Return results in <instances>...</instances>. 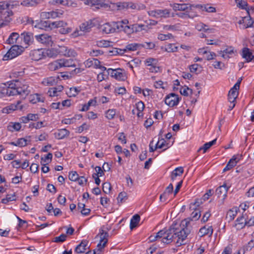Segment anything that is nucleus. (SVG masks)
I'll list each match as a JSON object with an SVG mask.
<instances>
[{"label":"nucleus","mask_w":254,"mask_h":254,"mask_svg":"<svg viewBox=\"0 0 254 254\" xmlns=\"http://www.w3.org/2000/svg\"><path fill=\"white\" fill-rule=\"evenodd\" d=\"M183 227L177 224H173L168 229H164L154 235L149 237L150 242L157 241L164 244H169L174 242L177 247L185 245L187 238L190 233V230L188 228L189 221L182 222Z\"/></svg>","instance_id":"1"},{"label":"nucleus","mask_w":254,"mask_h":254,"mask_svg":"<svg viewBox=\"0 0 254 254\" xmlns=\"http://www.w3.org/2000/svg\"><path fill=\"white\" fill-rule=\"evenodd\" d=\"M30 87L28 81L23 79L13 80L8 83V85L2 92H0V98L2 94L8 96L20 95L24 99L30 93Z\"/></svg>","instance_id":"2"},{"label":"nucleus","mask_w":254,"mask_h":254,"mask_svg":"<svg viewBox=\"0 0 254 254\" xmlns=\"http://www.w3.org/2000/svg\"><path fill=\"white\" fill-rule=\"evenodd\" d=\"M48 68L51 71H55L62 67H75V61L72 59H61L48 64Z\"/></svg>","instance_id":"3"},{"label":"nucleus","mask_w":254,"mask_h":254,"mask_svg":"<svg viewBox=\"0 0 254 254\" xmlns=\"http://www.w3.org/2000/svg\"><path fill=\"white\" fill-rule=\"evenodd\" d=\"M47 26L51 28H59V32L62 34H68L72 31V28L68 27L67 23L64 21L48 22Z\"/></svg>","instance_id":"4"},{"label":"nucleus","mask_w":254,"mask_h":254,"mask_svg":"<svg viewBox=\"0 0 254 254\" xmlns=\"http://www.w3.org/2000/svg\"><path fill=\"white\" fill-rule=\"evenodd\" d=\"M24 50L21 46L13 45L3 57V61L11 60L20 55Z\"/></svg>","instance_id":"5"},{"label":"nucleus","mask_w":254,"mask_h":254,"mask_svg":"<svg viewBox=\"0 0 254 254\" xmlns=\"http://www.w3.org/2000/svg\"><path fill=\"white\" fill-rule=\"evenodd\" d=\"M114 26L115 27V30L119 31H124L127 34H130L133 33L131 25H128V20L127 19L124 20L113 22Z\"/></svg>","instance_id":"6"},{"label":"nucleus","mask_w":254,"mask_h":254,"mask_svg":"<svg viewBox=\"0 0 254 254\" xmlns=\"http://www.w3.org/2000/svg\"><path fill=\"white\" fill-rule=\"evenodd\" d=\"M171 10L169 9H155L148 12V14L156 18H168L170 16Z\"/></svg>","instance_id":"7"},{"label":"nucleus","mask_w":254,"mask_h":254,"mask_svg":"<svg viewBox=\"0 0 254 254\" xmlns=\"http://www.w3.org/2000/svg\"><path fill=\"white\" fill-rule=\"evenodd\" d=\"M107 72L108 74H110L112 77L118 80H124L126 78L124 72L121 68L115 69L109 68L107 69Z\"/></svg>","instance_id":"8"},{"label":"nucleus","mask_w":254,"mask_h":254,"mask_svg":"<svg viewBox=\"0 0 254 254\" xmlns=\"http://www.w3.org/2000/svg\"><path fill=\"white\" fill-rule=\"evenodd\" d=\"M63 14V10L57 9L50 12H42L41 13V17L43 19L56 18L60 17Z\"/></svg>","instance_id":"9"},{"label":"nucleus","mask_w":254,"mask_h":254,"mask_svg":"<svg viewBox=\"0 0 254 254\" xmlns=\"http://www.w3.org/2000/svg\"><path fill=\"white\" fill-rule=\"evenodd\" d=\"M37 41L46 46H52L53 44L52 38L47 34H42L35 36Z\"/></svg>","instance_id":"10"},{"label":"nucleus","mask_w":254,"mask_h":254,"mask_svg":"<svg viewBox=\"0 0 254 254\" xmlns=\"http://www.w3.org/2000/svg\"><path fill=\"white\" fill-rule=\"evenodd\" d=\"M10 6V5L6 1H0V16L4 14L6 16L11 17L13 15V12L9 8Z\"/></svg>","instance_id":"11"},{"label":"nucleus","mask_w":254,"mask_h":254,"mask_svg":"<svg viewBox=\"0 0 254 254\" xmlns=\"http://www.w3.org/2000/svg\"><path fill=\"white\" fill-rule=\"evenodd\" d=\"M180 101V98L178 95L175 93H171L167 95L165 100V104L170 107H174L178 104Z\"/></svg>","instance_id":"12"},{"label":"nucleus","mask_w":254,"mask_h":254,"mask_svg":"<svg viewBox=\"0 0 254 254\" xmlns=\"http://www.w3.org/2000/svg\"><path fill=\"white\" fill-rule=\"evenodd\" d=\"M98 236L100 237V241L97 245V247L99 250H101L105 247L106 244L108 242V237L109 236V234L107 232H105L103 230L101 229L100 230V233L98 234Z\"/></svg>","instance_id":"13"},{"label":"nucleus","mask_w":254,"mask_h":254,"mask_svg":"<svg viewBox=\"0 0 254 254\" xmlns=\"http://www.w3.org/2000/svg\"><path fill=\"white\" fill-rule=\"evenodd\" d=\"M59 53L61 55L67 57H75L77 56L76 52L73 49L65 46L59 47Z\"/></svg>","instance_id":"14"},{"label":"nucleus","mask_w":254,"mask_h":254,"mask_svg":"<svg viewBox=\"0 0 254 254\" xmlns=\"http://www.w3.org/2000/svg\"><path fill=\"white\" fill-rule=\"evenodd\" d=\"M30 56L32 60L38 61L45 58V49H40L32 50L30 53Z\"/></svg>","instance_id":"15"},{"label":"nucleus","mask_w":254,"mask_h":254,"mask_svg":"<svg viewBox=\"0 0 254 254\" xmlns=\"http://www.w3.org/2000/svg\"><path fill=\"white\" fill-rule=\"evenodd\" d=\"M229 188V187H227L226 185L224 184L216 189L215 194L218 197H221L222 199L224 200L227 196Z\"/></svg>","instance_id":"16"},{"label":"nucleus","mask_w":254,"mask_h":254,"mask_svg":"<svg viewBox=\"0 0 254 254\" xmlns=\"http://www.w3.org/2000/svg\"><path fill=\"white\" fill-rule=\"evenodd\" d=\"M21 38L25 45L29 46L34 41L33 34L30 32H24L21 34Z\"/></svg>","instance_id":"17"},{"label":"nucleus","mask_w":254,"mask_h":254,"mask_svg":"<svg viewBox=\"0 0 254 254\" xmlns=\"http://www.w3.org/2000/svg\"><path fill=\"white\" fill-rule=\"evenodd\" d=\"M241 156L239 155L233 156L224 168L223 172L229 171L235 166L238 161L241 159Z\"/></svg>","instance_id":"18"},{"label":"nucleus","mask_w":254,"mask_h":254,"mask_svg":"<svg viewBox=\"0 0 254 254\" xmlns=\"http://www.w3.org/2000/svg\"><path fill=\"white\" fill-rule=\"evenodd\" d=\"M21 102L18 101L16 104H11L9 106L3 109V113L9 114L11 112L16 110H22L23 108L22 105H21Z\"/></svg>","instance_id":"19"},{"label":"nucleus","mask_w":254,"mask_h":254,"mask_svg":"<svg viewBox=\"0 0 254 254\" xmlns=\"http://www.w3.org/2000/svg\"><path fill=\"white\" fill-rule=\"evenodd\" d=\"M100 29L103 33L105 34L112 33L115 32V27L113 22L112 24L106 23L100 26Z\"/></svg>","instance_id":"20"},{"label":"nucleus","mask_w":254,"mask_h":254,"mask_svg":"<svg viewBox=\"0 0 254 254\" xmlns=\"http://www.w3.org/2000/svg\"><path fill=\"white\" fill-rule=\"evenodd\" d=\"M94 26V24L91 20L83 22L79 26L80 31L83 32H89Z\"/></svg>","instance_id":"21"},{"label":"nucleus","mask_w":254,"mask_h":254,"mask_svg":"<svg viewBox=\"0 0 254 254\" xmlns=\"http://www.w3.org/2000/svg\"><path fill=\"white\" fill-rule=\"evenodd\" d=\"M190 3H174L171 4V6L175 11H187L188 10V7H192V6H189Z\"/></svg>","instance_id":"22"},{"label":"nucleus","mask_w":254,"mask_h":254,"mask_svg":"<svg viewBox=\"0 0 254 254\" xmlns=\"http://www.w3.org/2000/svg\"><path fill=\"white\" fill-rule=\"evenodd\" d=\"M239 89L236 88L235 87H233L229 91L228 95V101L231 103H234L236 101V99L238 95Z\"/></svg>","instance_id":"23"},{"label":"nucleus","mask_w":254,"mask_h":254,"mask_svg":"<svg viewBox=\"0 0 254 254\" xmlns=\"http://www.w3.org/2000/svg\"><path fill=\"white\" fill-rule=\"evenodd\" d=\"M241 55L247 62H251L254 58V56L253 55V54L251 52L249 48L246 47L242 49Z\"/></svg>","instance_id":"24"},{"label":"nucleus","mask_w":254,"mask_h":254,"mask_svg":"<svg viewBox=\"0 0 254 254\" xmlns=\"http://www.w3.org/2000/svg\"><path fill=\"white\" fill-rule=\"evenodd\" d=\"M97 98L94 97L92 99H90L87 103H86L82 105V107L80 111L81 112L87 111L89 110L90 106H96L97 103Z\"/></svg>","instance_id":"25"},{"label":"nucleus","mask_w":254,"mask_h":254,"mask_svg":"<svg viewBox=\"0 0 254 254\" xmlns=\"http://www.w3.org/2000/svg\"><path fill=\"white\" fill-rule=\"evenodd\" d=\"M219 53L224 59H229L230 58L229 55L234 53V48L230 46L227 47L223 51H220Z\"/></svg>","instance_id":"26"},{"label":"nucleus","mask_w":254,"mask_h":254,"mask_svg":"<svg viewBox=\"0 0 254 254\" xmlns=\"http://www.w3.org/2000/svg\"><path fill=\"white\" fill-rule=\"evenodd\" d=\"M213 230L212 226H204L201 228L199 230V233L200 237H203L205 235H208L211 237L213 234Z\"/></svg>","instance_id":"27"},{"label":"nucleus","mask_w":254,"mask_h":254,"mask_svg":"<svg viewBox=\"0 0 254 254\" xmlns=\"http://www.w3.org/2000/svg\"><path fill=\"white\" fill-rule=\"evenodd\" d=\"M173 191V186L172 184H170L166 189L164 192L161 194L160 196V199L161 201L166 200L167 197L170 194H171Z\"/></svg>","instance_id":"28"},{"label":"nucleus","mask_w":254,"mask_h":254,"mask_svg":"<svg viewBox=\"0 0 254 254\" xmlns=\"http://www.w3.org/2000/svg\"><path fill=\"white\" fill-rule=\"evenodd\" d=\"M88 245V242L86 240L82 241L76 248L75 252L77 254H81L85 252Z\"/></svg>","instance_id":"29"},{"label":"nucleus","mask_w":254,"mask_h":254,"mask_svg":"<svg viewBox=\"0 0 254 254\" xmlns=\"http://www.w3.org/2000/svg\"><path fill=\"white\" fill-rule=\"evenodd\" d=\"M199 5V4H190L189 6H193L192 7H188V10L187 11L188 13V17L189 18H193L194 17L197 16V12L194 11V8H198L197 6Z\"/></svg>","instance_id":"30"},{"label":"nucleus","mask_w":254,"mask_h":254,"mask_svg":"<svg viewBox=\"0 0 254 254\" xmlns=\"http://www.w3.org/2000/svg\"><path fill=\"white\" fill-rule=\"evenodd\" d=\"M198 8L200 9L201 11H206L207 12H215L216 8L214 7L211 6L209 4H199V5L197 6Z\"/></svg>","instance_id":"31"},{"label":"nucleus","mask_w":254,"mask_h":254,"mask_svg":"<svg viewBox=\"0 0 254 254\" xmlns=\"http://www.w3.org/2000/svg\"><path fill=\"white\" fill-rule=\"evenodd\" d=\"M245 225H247V221L243 216L237 218L235 223V227L237 229H242Z\"/></svg>","instance_id":"32"},{"label":"nucleus","mask_w":254,"mask_h":254,"mask_svg":"<svg viewBox=\"0 0 254 254\" xmlns=\"http://www.w3.org/2000/svg\"><path fill=\"white\" fill-rule=\"evenodd\" d=\"M19 37V34L17 32H12L9 35L8 38L6 40V43L11 45L16 43L17 40Z\"/></svg>","instance_id":"33"},{"label":"nucleus","mask_w":254,"mask_h":254,"mask_svg":"<svg viewBox=\"0 0 254 254\" xmlns=\"http://www.w3.org/2000/svg\"><path fill=\"white\" fill-rule=\"evenodd\" d=\"M26 22L28 24H31L32 26H34L35 27H38L40 28H41V26L44 24H45V26L47 27L48 24V22L47 21H41L40 23L37 22V21H36V24H35V21L33 20L32 18L27 17L26 18Z\"/></svg>","instance_id":"34"},{"label":"nucleus","mask_w":254,"mask_h":254,"mask_svg":"<svg viewBox=\"0 0 254 254\" xmlns=\"http://www.w3.org/2000/svg\"><path fill=\"white\" fill-rule=\"evenodd\" d=\"M69 134V131L65 128L59 129L58 132L55 133L56 137L59 139H63L68 136Z\"/></svg>","instance_id":"35"},{"label":"nucleus","mask_w":254,"mask_h":254,"mask_svg":"<svg viewBox=\"0 0 254 254\" xmlns=\"http://www.w3.org/2000/svg\"><path fill=\"white\" fill-rule=\"evenodd\" d=\"M140 219V217L138 214H135L132 216L130 221V229L131 230H132L137 226Z\"/></svg>","instance_id":"36"},{"label":"nucleus","mask_w":254,"mask_h":254,"mask_svg":"<svg viewBox=\"0 0 254 254\" xmlns=\"http://www.w3.org/2000/svg\"><path fill=\"white\" fill-rule=\"evenodd\" d=\"M131 28L133 32H138L142 30H146L147 28L146 24H135L131 25Z\"/></svg>","instance_id":"37"},{"label":"nucleus","mask_w":254,"mask_h":254,"mask_svg":"<svg viewBox=\"0 0 254 254\" xmlns=\"http://www.w3.org/2000/svg\"><path fill=\"white\" fill-rule=\"evenodd\" d=\"M141 47V44L137 43H131L127 44L123 50L125 52L136 51Z\"/></svg>","instance_id":"38"},{"label":"nucleus","mask_w":254,"mask_h":254,"mask_svg":"<svg viewBox=\"0 0 254 254\" xmlns=\"http://www.w3.org/2000/svg\"><path fill=\"white\" fill-rule=\"evenodd\" d=\"M184 172V169L182 167L176 168L171 174V179L175 180L178 176H181Z\"/></svg>","instance_id":"39"},{"label":"nucleus","mask_w":254,"mask_h":254,"mask_svg":"<svg viewBox=\"0 0 254 254\" xmlns=\"http://www.w3.org/2000/svg\"><path fill=\"white\" fill-rule=\"evenodd\" d=\"M44 98L39 94H35L30 96V102L33 104L37 102H44Z\"/></svg>","instance_id":"40"},{"label":"nucleus","mask_w":254,"mask_h":254,"mask_svg":"<svg viewBox=\"0 0 254 254\" xmlns=\"http://www.w3.org/2000/svg\"><path fill=\"white\" fill-rule=\"evenodd\" d=\"M59 53V50L55 49H45V57L47 56L50 58H55Z\"/></svg>","instance_id":"41"},{"label":"nucleus","mask_w":254,"mask_h":254,"mask_svg":"<svg viewBox=\"0 0 254 254\" xmlns=\"http://www.w3.org/2000/svg\"><path fill=\"white\" fill-rule=\"evenodd\" d=\"M57 82V79L54 77H49L44 78L42 83L45 86H53Z\"/></svg>","instance_id":"42"},{"label":"nucleus","mask_w":254,"mask_h":254,"mask_svg":"<svg viewBox=\"0 0 254 254\" xmlns=\"http://www.w3.org/2000/svg\"><path fill=\"white\" fill-rule=\"evenodd\" d=\"M216 140L217 139L215 138L209 142L205 143L202 147L199 148L198 151H200V150H203V153L206 152L209 148H210L212 145L216 143Z\"/></svg>","instance_id":"43"},{"label":"nucleus","mask_w":254,"mask_h":254,"mask_svg":"<svg viewBox=\"0 0 254 254\" xmlns=\"http://www.w3.org/2000/svg\"><path fill=\"white\" fill-rule=\"evenodd\" d=\"M193 210L190 215L192 220L196 221L199 219L201 216L200 210L199 208L191 209Z\"/></svg>","instance_id":"44"},{"label":"nucleus","mask_w":254,"mask_h":254,"mask_svg":"<svg viewBox=\"0 0 254 254\" xmlns=\"http://www.w3.org/2000/svg\"><path fill=\"white\" fill-rule=\"evenodd\" d=\"M11 17L6 16L4 14L0 16V27L7 25L11 21Z\"/></svg>","instance_id":"45"},{"label":"nucleus","mask_w":254,"mask_h":254,"mask_svg":"<svg viewBox=\"0 0 254 254\" xmlns=\"http://www.w3.org/2000/svg\"><path fill=\"white\" fill-rule=\"evenodd\" d=\"M21 127V124L19 123H11L7 127L8 130L10 131H19Z\"/></svg>","instance_id":"46"},{"label":"nucleus","mask_w":254,"mask_h":254,"mask_svg":"<svg viewBox=\"0 0 254 254\" xmlns=\"http://www.w3.org/2000/svg\"><path fill=\"white\" fill-rule=\"evenodd\" d=\"M128 196L127 192L122 191L120 192L117 197L118 203L119 204H122L127 199Z\"/></svg>","instance_id":"47"},{"label":"nucleus","mask_w":254,"mask_h":254,"mask_svg":"<svg viewBox=\"0 0 254 254\" xmlns=\"http://www.w3.org/2000/svg\"><path fill=\"white\" fill-rule=\"evenodd\" d=\"M195 29L199 31L206 32L209 30L208 26L202 22L197 23L195 25Z\"/></svg>","instance_id":"48"},{"label":"nucleus","mask_w":254,"mask_h":254,"mask_svg":"<svg viewBox=\"0 0 254 254\" xmlns=\"http://www.w3.org/2000/svg\"><path fill=\"white\" fill-rule=\"evenodd\" d=\"M53 158V154L51 153H48L44 157H42L41 158V165H44V163H46V164L50 163Z\"/></svg>","instance_id":"49"},{"label":"nucleus","mask_w":254,"mask_h":254,"mask_svg":"<svg viewBox=\"0 0 254 254\" xmlns=\"http://www.w3.org/2000/svg\"><path fill=\"white\" fill-rule=\"evenodd\" d=\"M178 47L174 44H168L165 46V51L167 52H177Z\"/></svg>","instance_id":"50"},{"label":"nucleus","mask_w":254,"mask_h":254,"mask_svg":"<svg viewBox=\"0 0 254 254\" xmlns=\"http://www.w3.org/2000/svg\"><path fill=\"white\" fill-rule=\"evenodd\" d=\"M21 4L25 6H34L37 5L38 2L36 0H24Z\"/></svg>","instance_id":"51"},{"label":"nucleus","mask_w":254,"mask_h":254,"mask_svg":"<svg viewBox=\"0 0 254 254\" xmlns=\"http://www.w3.org/2000/svg\"><path fill=\"white\" fill-rule=\"evenodd\" d=\"M242 21L243 23H245L247 25V28L254 26V20L250 16L244 17Z\"/></svg>","instance_id":"52"},{"label":"nucleus","mask_w":254,"mask_h":254,"mask_svg":"<svg viewBox=\"0 0 254 254\" xmlns=\"http://www.w3.org/2000/svg\"><path fill=\"white\" fill-rule=\"evenodd\" d=\"M116 111L115 109H109L106 113V117L109 120H112L114 118Z\"/></svg>","instance_id":"53"},{"label":"nucleus","mask_w":254,"mask_h":254,"mask_svg":"<svg viewBox=\"0 0 254 254\" xmlns=\"http://www.w3.org/2000/svg\"><path fill=\"white\" fill-rule=\"evenodd\" d=\"M204 201L202 198L196 199L193 203H191L190 205V209L198 208V207Z\"/></svg>","instance_id":"54"},{"label":"nucleus","mask_w":254,"mask_h":254,"mask_svg":"<svg viewBox=\"0 0 254 254\" xmlns=\"http://www.w3.org/2000/svg\"><path fill=\"white\" fill-rule=\"evenodd\" d=\"M172 38H173V36L171 33L167 34H159L158 36V39L161 41H165Z\"/></svg>","instance_id":"55"},{"label":"nucleus","mask_w":254,"mask_h":254,"mask_svg":"<svg viewBox=\"0 0 254 254\" xmlns=\"http://www.w3.org/2000/svg\"><path fill=\"white\" fill-rule=\"evenodd\" d=\"M50 2L53 5L61 4L63 5H68V2L67 0H53Z\"/></svg>","instance_id":"56"},{"label":"nucleus","mask_w":254,"mask_h":254,"mask_svg":"<svg viewBox=\"0 0 254 254\" xmlns=\"http://www.w3.org/2000/svg\"><path fill=\"white\" fill-rule=\"evenodd\" d=\"M102 190L105 193H109L111 190V186L110 183L108 182H105L103 183L102 185Z\"/></svg>","instance_id":"57"},{"label":"nucleus","mask_w":254,"mask_h":254,"mask_svg":"<svg viewBox=\"0 0 254 254\" xmlns=\"http://www.w3.org/2000/svg\"><path fill=\"white\" fill-rule=\"evenodd\" d=\"M78 177V174L76 171L70 172L68 175V178L71 181H76Z\"/></svg>","instance_id":"58"},{"label":"nucleus","mask_w":254,"mask_h":254,"mask_svg":"<svg viewBox=\"0 0 254 254\" xmlns=\"http://www.w3.org/2000/svg\"><path fill=\"white\" fill-rule=\"evenodd\" d=\"M237 213V209L229 210L227 214V217H229L230 220L234 219Z\"/></svg>","instance_id":"59"},{"label":"nucleus","mask_w":254,"mask_h":254,"mask_svg":"<svg viewBox=\"0 0 254 254\" xmlns=\"http://www.w3.org/2000/svg\"><path fill=\"white\" fill-rule=\"evenodd\" d=\"M88 53L90 56L97 57L99 55H101L103 54V52L100 50H92L88 52Z\"/></svg>","instance_id":"60"},{"label":"nucleus","mask_w":254,"mask_h":254,"mask_svg":"<svg viewBox=\"0 0 254 254\" xmlns=\"http://www.w3.org/2000/svg\"><path fill=\"white\" fill-rule=\"evenodd\" d=\"M66 238V235L64 234H62L59 237L55 238L54 242L56 243H61L65 241Z\"/></svg>","instance_id":"61"},{"label":"nucleus","mask_w":254,"mask_h":254,"mask_svg":"<svg viewBox=\"0 0 254 254\" xmlns=\"http://www.w3.org/2000/svg\"><path fill=\"white\" fill-rule=\"evenodd\" d=\"M156 145L157 146V147H158V148H162L164 146H166V141L163 138L160 139V138H159V140H158V142H157V143L156 144Z\"/></svg>","instance_id":"62"},{"label":"nucleus","mask_w":254,"mask_h":254,"mask_svg":"<svg viewBox=\"0 0 254 254\" xmlns=\"http://www.w3.org/2000/svg\"><path fill=\"white\" fill-rule=\"evenodd\" d=\"M17 145L19 147H22L25 146L27 145V139L24 138H21L18 139L17 140Z\"/></svg>","instance_id":"63"},{"label":"nucleus","mask_w":254,"mask_h":254,"mask_svg":"<svg viewBox=\"0 0 254 254\" xmlns=\"http://www.w3.org/2000/svg\"><path fill=\"white\" fill-rule=\"evenodd\" d=\"M79 92L80 90L76 87L70 88L69 90L70 96L75 97Z\"/></svg>","instance_id":"64"}]
</instances>
